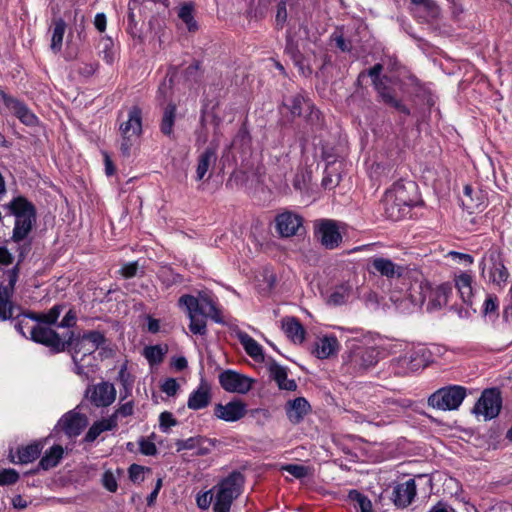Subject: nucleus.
<instances>
[{
    "label": "nucleus",
    "mask_w": 512,
    "mask_h": 512,
    "mask_svg": "<svg viewBox=\"0 0 512 512\" xmlns=\"http://www.w3.org/2000/svg\"><path fill=\"white\" fill-rule=\"evenodd\" d=\"M246 414V404L241 400H233L223 405L218 403L214 407V415L226 422H235Z\"/></svg>",
    "instance_id": "obj_20"
},
{
    "label": "nucleus",
    "mask_w": 512,
    "mask_h": 512,
    "mask_svg": "<svg viewBox=\"0 0 512 512\" xmlns=\"http://www.w3.org/2000/svg\"><path fill=\"white\" fill-rule=\"evenodd\" d=\"M467 390L460 385H448L432 393L427 400L428 406L441 411L457 410L466 397Z\"/></svg>",
    "instance_id": "obj_5"
},
{
    "label": "nucleus",
    "mask_w": 512,
    "mask_h": 512,
    "mask_svg": "<svg viewBox=\"0 0 512 512\" xmlns=\"http://www.w3.org/2000/svg\"><path fill=\"white\" fill-rule=\"evenodd\" d=\"M179 305L185 306L187 311H196L204 317H210L217 323L222 322L221 313L213 299L207 294H200L199 297L185 294L179 298Z\"/></svg>",
    "instance_id": "obj_10"
},
{
    "label": "nucleus",
    "mask_w": 512,
    "mask_h": 512,
    "mask_svg": "<svg viewBox=\"0 0 512 512\" xmlns=\"http://www.w3.org/2000/svg\"><path fill=\"white\" fill-rule=\"evenodd\" d=\"M283 106L289 110L293 117H300L308 108H312V102L299 93L286 97L283 100Z\"/></svg>",
    "instance_id": "obj_29"
},
{
    "label": "nucleus",
    "mask_w": 512,
    "mask_h": 512,
    "mask_svg": "<svg viewBox=\"0 0 512 512\" xmlns=\"http://www.w3.org/2000/svg\"><path fill=\"white\" fill-rule=\"evenodd\" d=\"M77 316L74 310L70 309L60 323L57 324L61 328H72L76 325Z\"/></svg>",
    "instance_id": "obj_60"
},
{
    "label": "nucleus",
    "mask_w": 512,
    "mask_h": 512,
    "mask_svg": "<svg viewBox=\"0 0 512 512\" xmlns=\"http://www.w3.org/2000/svg\"><path fill=\"white\" fill-rule=\"evenodd\" d=\"M43 443L41 441H35L26 446L19 447L17 449V461L16 463L27 464L37 459L43 449ZM12 462H15L14 457L11 458Z\"/></svg>",
    "instance_id": "obj_30"
},
{
    "label": "nucleus",
    "mask_w": 512,
    "mask_h": 512,
    "mask_svg": "<svg viewBox=\"0 0 512 512\" xmlns=\"http://www.w3.org/2000/svg\"><path fill=\"white\" fill-rule=\"evenodd\" d=\"M64 455V449L61 445H53L47 450L39 461L38 467L42 470H49L56 467Z\"/></svg>",
    "instance_id": "obj_36"
},
{
    "label": "nucleus",
    "mask_w": 512,
    "mask_h": 512,
    "mask_svg": "<svg viewBox=\"0 0 512 512\" xmlns=\"http://www.w3.org/2000/svg\"><path fill=\"white\" fill-rule=\"evenodd\" d=\"M102 482H103L104 487L108 491L115 492L117 490V487H118L117 481L112 472L106 471L103 474Z\"/></svg>",
    "instance_id": "obj_62"
},
{
    "label": "nucleus",
    "mask_w": 512,
    "mask_h": 512,
    "mask_svg": "<svg viewBox=\"0 0 512 512\" xmlns=\"http://www.w3.org/2000/svg\"><path fill=\"white\" fill-rule=\"evenodd\" d=\"M160 421V428L163 431H166L171 426H175L177 424V420L173 417L172 413L170 412H162L159 416Z\"/></svg>",
    "instance_id": "obj_59"
},
{
    "label": "nucleus",
    "mask_w": 512,
    "mask_h": 512,
    "mask_svg": "<svg viewBox=\"0 0 512 512\" xmlns=\"http://www.w3.org/2000/svg\"><path fill=\"white\" fill-rule=\"evenodd\" d=\"M303 224V218L293 212L286 211L276 216L275 228L283 238L297 235Z\"/></svg>",
    "instance_id": "obj_17"
},
{
    "label": "nucleus",
    "mask_w": 512,
    "mask_h": 512,
    "mask_svg": "<svg viewBox=\"0 0 512 512\" xmlns=\"http://www.w3.org/2000/svg\"><path fill=\"white\" fill-rule=\"evenodd\" d=\"M118 426V422L114 420V418H103L98 420L92 424V426L88 429L84 441L91 443L94 442L98 436L105 432L111 431Z\"/></svg>",
    "instance_id": "obj_33"
},
{
    "label": "nucleus",
    "mask_w": 512,
    "mask_h": 512,
    "mask_svg": "<svg viewBox=\"0 0 512 512\" xmlns=\"http://www.w3.org/2000/svg\"><path fill=\"white\" fill-rule=\"evenodd\" d=\"M498 299L496 296L489 295L485 300L484 312L486 315H493L498 317Z\"/></svg>",
    "instance_id": "obj_57"
},
{
    "label": "nucleus",
    "mask_w": 512,
    "mask_h": 512,
    "mask_svg": "<svg viewBox=\"0 0 512 512\" xmlns=\"http://www.w3.org/2000/svg\"><path fill=\"white\" fill-rule=\"evenodd\" d=\"M86 398L97 408L110 406L116 399L114 385L107 381L89 385L85 392Z\"/></svg>",
    "instance_id": "obj_13"
},
{
    "label": "nucleus",
    "mask_w": 512,
    "mask_h": 512,
    "mask_svg": "<svg viewBox=\"0 0 512 512\" xmlns=\"http://www.w3.org/2000/svg\"><path fill=\"white\" fill-rule=\"evenodd\" d=\"M352 295V288L349 285L337 286L328 298V304L333 306L343 305L348 302Z\"/></svg>",
    "instance_id": "obj_42"
},
{
    "label": "nucleus",
    "mask_w": 512,
    "mask_h": 512,
    "mask_svg": "<svg viewBox=\"0 0 512 512\" xmlns=\"http://www.w3.org/2000/svg\"><path fill=\"white\" fill-rule=\"evenodd\" d=\"M284 409L288 420L293 425H297L301 423L304 417L311 411V406L306 398L297 397L295 399L288 400Z\"/></svg>",
    "instance_id": "obj_23"
},
{
    "label": "nucleus",
    "mask_w": 512,
    "mask_h": 512,
    "mask_svg": "<svg viewBox=\"0 0 512 512\" xmlns=\"http://www.w3.org/2000/svg\"><path fill=\"white\" fill-rule=\"evenodd\" d=\"M19 479V474L14 469H4L0 472V486L15 484Z\"/></svg>",
    "instance_id": "obj_52"
},
{
    "label": "nucleus",
    "mask_w": 512,
    "mask_h": 512,
    "mask_svg": "<svg viewBox=\"0 0 512 512\" xmlns=\"http://www.w3.org/2000/svg\"><path fill=\"white\" fill-rule=\"evenodd\" d=\"M417 494L416 483L414 479H409L404 483L397 484L393 488L392 501L397 508H407L414 500Z\"/></svg>",
    "instance_id": "obj_21"
},
{
    "label": "nucleus",
    "mask_w": 512,
    "mask_h": 512,
    "mask_svg": "<svg viewBox=\"0 0 512 512\" xmlns=\"http://www.w3.org/2000/svg\"><path fill=\"white\" fill-rule=\"evenodd\" d=\"M145 470L149 471V468H145L137 464H132L128 470L130 480L134 483L142 482L144 480Z\"/></svg>",
    "instance_id": "obj_54"
},
{
    "label": "nucleus",
    "mask_w": 512,
    "mask_h": 512,
    "mask_svg": "<svg viewBox=\"0 0 512 512\" xmlns=\"http://www.w3.org/2000/svg\"><path fill=\"white\" fill-rule=\"evenodd\" d=\"M211 398L210 385L205 380H201L198 388L189 395L187 406L191 410H200L210 404Z\"/></svg>",
    "instance_id": "obj_24"
},
{
    "label": "nucleus",
    "mask_w": 512,
    "mask_h": 512,
    "mask_svg": "<svg viewBox=\"0 0 512 512\" xmlns=\"http://www.w3.org/2000/svg\"><path fill=\"white\" fill-rule=\"evenodd\" d=\"M420 289L419 296L410 295L411 302L414 304H422L426 295H422L425 290L428 292L427 310L435 311L447 306L453 295V286L450 283H443L435 288L423 287L422 284L417 285Z\"/></svg>",
    "instance_id": "obj_7"
},
{
    "label": "nucleus",
    "mask_w": 512,
    "mask_h": 512,
    "mask_svg": "<svg viewBox=\"0 0 512 512\" xmlns=\"http://www.w3.org/2000/svg\"><path fill=\"white\" fill-rule=\"evenodd\" d=\"M143 113L138 105L129 108L127 119L119 126L120 152L123 157H130L143 133Z\"/></svg>",
    "instance_id": "obj_2"
},
{
    "label": "nucleus",
    "mask_w": 512,
    "mask_h": 512,
    "mask_svg": "<svg viewBox=\"0 0 512 512\" xmlns=\"http://www.w3.org/2000/svg\"><path fill=\"white\" fill-rule=\"evenodd\" d=\"M339 348V342L336 336L327 335L320 338L315 347V354L320 359H326L334 355Z\"/></svg>",
    "instance_id": "obj_32"
},
{
    "label": "nucleus",
    "mask_w": 512,
    "mask_h": 512,
    "mask_svg": "<svg viewBox=\"0 0 512 512\" xmlns=\"http://www.w3.org/2000/svg\"><path fill=\"white\" fill-rule=\"evenodd\" d=\"M281 470L289 473L296 479H304L306 477H310L314 472L312 467L300 464H286L282 466Z\"/></svg>",
    "instance_id": "obj_46"
},
{
    "label": "nucleus",
    "mask_w": 512,
    "mask_h": 512,
    "mask_svg": "<svg viewBox=\"0 0 512 512\" xmlns=\"http://www.w3.org/2000/svg\"><path fill=\"white\" fill-rule=\"evenodd\" d=\"M489 259L491 262L489 271L491 281L497 285L505 283L508 279V271L504 266L500 251L498 249L490 251Z\"/></svg>",
    "instance_id": "obj_26"
},
{
    "label": "nucleus",
    "mask_w": 512,
    "mask_h": 512,
    "mask_svg": "<svg viewBox=\"0 0 512 512\" xmlns=\"http://www.w3.org/2000/svg\"><path fill=\"white\" fill-rule=\"evenodd\" d=\"M282 329L293 343L301 344L305 340V328L296 317L283 318Z\"/></svg>",
    "instance_id": "obj_27"
},
{
    "label": "nucleus",
    "mask_w": 512,
    "mask_h": 512,
    "mask_svg": "<svg viewBox=\"0 0 512 512\" xmlns=\"http://www.w3.org/2000/svg\"><path fill=\"white\" fill-rule=\"evenodd\" d=\"M190 319L189 329L193 334L205 335L207 333V324L204 316H199L196 311H187Z\"/></svg>",
    "instance_id": "obj_45"
},
{
    "label": "nucleus",
    "mask_w": 512,
    "mask_h": 512,
    "mask_svg": "<svg viewBox=\"0 0 512 512\" xmlns=\"http://www.w3.org/2000/svg\"><path fill=\"white\" fill-rule=\"evenodd\" d=\"M293 64L298 68V71L302 76L309 77L312 75L313 69L307 62V59L304 55H302L299 59V63L293 62Z\"/></svg>",
    "instance_id": "obj_61"
},
{
    "label": "nucleus",
    "mask_w": 512,
    "mask_h": 512,
    "mask_svg": "<svg viewBox=\"0 0 512 512\" xmlns=\"http://www.w3.org/2000/svg\"><path fill=\"white\" fill-rule=\"evenodd\" d=\"M378 361L379 351L376 348L359 346L350 352L347 365L354 373H363L374 367Z\"/></svg>",
    "instance_id": "obj_11"
},
{
    "label": "nucleus",
    "mask_w": 512,
    "mask_h": 512,
    "mask_svg": "<svg viewBox=\"0 0 512 512\" xmlns=\"http://www.w3.org/2000/svg\"><path fill=\"white\" fill-rule=\"evenodd\" d=\"M354 493L356 494V500L361 512H374L372 508V503L368 499V497L356 491H354Z\"/></svg>",
    "instance_id": "obj_64"
},
{
    "label": "nucleus",
    "mask_w": 512,
    "mask_h": 512,
    "mask_svg": "<svg viewBox=\"0 0 512 512\" xmlns=\"http://www.w3.org/2000/svg\"><path fill=\"white\" fill-rule=\"evenodd\" d=\"M270 377L277 383L279 389L295 391L297 384L294 379H288V369L273 361L268 366Z\"/></svg>",
    "instance_id": "obj_25"
},
{
    "label": "nucleus",
    "mask_w": 512,
    "mask_h": 512,
    "mask_svg": "<svg viewBox=\"0 0 512 512\" xmlns=\"http://www.w3.org/2000/svg\"><path fill=\"white\" fill-rule=\"evenodd\" d=\"M221 387L230 393L246 394L253 384V380L233 370H225L219 375Z\"/></svg>",
    "instance_id": "obj_14"
},
{
    "label": "nucleus",
    "mask_w": 512,
    "mask_h": 512,
    "mask_svg": "<svg viewBox=\"0 0 512 512\" xmlns=\"http://www.w3.org/2000/svg\"><path fill=\"white\" fill-rule=\"evenodd\" d=\"M217 160L216 149L207 147L197 158L196 180L201 181L205 178L210 168Z\"/></svg>",
    "instance_id": "obj_28"
},
{
    "label": "nucleus",
    "mask_w": 512,
    "mask_h": 512,
    "mask_svg": "<svg viewBox=\"0 0 512 512\" xmlns=\"http://www.w3.org/2000/svg\"><path fill=\"white\" fill-rule=\"evenodd\" d=\"M140 452L147 456H153L157 453L156 445L149 440L142 439L139 442Z\"/></svg>",
    "instance_id": "obj_63"
},
{
    "label": "nucleus",
    "mask_w": 512,
    "mask_h": 512,
    "mask_svg": "<svg viewBox=\"0 0 512 512\" xmlns=\"http://www.w3.org/2000/svg\"><path fill=\"white\" fill-rule=\"evenodd\" d=\"M306 112H308V114L305 116L307 122L311 126H315L316 129H321L324 125V120L321 112L318 109H316L313 104L312 108H308Z\"/></svg>",
    "instance_id": "obj_50"
},
{
    "label": "nucleus",
    "mask_w": 512,
    "mask_h": 512,
    "mask_svg": "<svg viewBox=\"0 0 512 512\" xmlns=\"http://www.w3.org/2000/svg\"><path fill=\"white\" fill-rule=\"evenodd\" d=\"M199 436L197 437H190L188 439H184V440H177L176 443H175V446H176V450L178 452L182 451V450H192V449H196L197 445H199Z\"/></svg>",
    "instance_id": "obj_55"
},
{
    "label": "nucleus",
    "mask_w": 512,
    "mask_h": 512,
    "mask_svg": "<svg viewBox=\"0 0 512 512\" xmlns=\"http://www.w3.org/2000/svg\"><path fill=\"white\" fill-rule=\"evenodd\" d=\"M7 208L15 217L12 241L20 242L28 237L36 222V208L32 202L23 196L13 198Z\"/></svg>",
    "instance_id": "obj_1"
},
{
    "label": "nucleus",
    "mask_w": 512,
    "mask_h": 512,
    "mask_svg": "<svg viewBox=\"0 0 512 512\" xmlns=\"http://www.w3.org/2000/svg\"><path fill=\"white\" fill-rule=\"evenodd\" d=\"M199 440V445L196 447V455L205 456L211 453L215 446V441L202 436H199Z\"/></svg>",
    "instance_id": "obj_53"
},
{
    "label": "nucleus",
    "mask_w": 512,
    "mask_h": 512,
    "mask_svg": "<svg viewBox=\"0 0 512 512\" xmlns=\"http://www.w3.org/2000/svg\"><path fill=\"white\" fill-rule=\"evenodd\" d=\"M0 101L26 126H35L38 122L37 116L28 106L17 98L7 94L0 87Z\"/></svg>",
    "instance_id": "obj_15"
},
{
    "label": "nucleus",
    "mask_w": 512,
    "mask_h": 512,
    "mask_svg": "<svg viewBox=\"0 0 512 512\" xmlns=\"http://www.w3.org/2000/svg\"><path fill=\"white\" fill-rule=\"evenodd\" d=\"M100 54L104 61L108 64H112L115 58L114 43L110 37H103L100 41Z\"/></svg>",
    "instance_id": "obj_47"
},
{
    "label": "nucleus",
    "mask_w": 512,
    "mask_h": 512,
    "mask_svg": "<svg viewBox=\"0 0 512 512\" xmlns=\"http://www.w3.org/2000/svg\"><path fill=\"white\" fill-rule=\"evenodd\" d=\"M315 235L326 249H335L342 242V235L333 220H320L315 226Z\"/></svg>",
    "instance_id": "obj_16"
},
{
    "label": "nucleus",
    "mask_w": 512,
    "mask_h": 512,
    "mask_svg": "<svg viewBox=\"0 0 512 512\" xmlns=\"http://www.w3.org/2000/svg\"><path fill=\"white\" fill-rule=\"evenodd\" d=\"M472 279L468 274H461L456 280H455V287L462 299V301L467 304L468 307H470L474 313L477 312V309L473 307L472 305V286H471Z\"/></svg>",
    "instance_id": "obj_34"
},
{
    "label": "nucleus",
    "mask_w": 512,
    "mask_h": 512,
    "mask_svg": "<svg viewBox=\"0 0 512 512\" xmlns=\"http://www.w3.org/2000/svg\"><path fill=\"white\" fill-rule=\"evenodd\" d=\"M177 106L175 103H168L163 110L160 131L170 138H174V124L176 119Z\"/></svg>",
    "instance_id": "obj_35"
},
{
    "label": "nucleus",
    "mask_w": 512,
    "mask_h": 512,
    "mask_svg": "<svg viewBox=\"0 0 512 512\" xmlns=\"http://www.w3.org/2000/svg\"><path fill=\"white\" fill-rule=\"evenodd\" d=\"M66 30V22L58 17L52 20V36L50 48L54 53L62 50L63 38Z\"/></svg>",
    "instance_id": "obj_38"
},
{
    "label": "nucleus",
    "mask_w": 512,
    "mask_h": 512,
    "mask_svg": "<svg viewBox=\"0 0 512 512\" xmlns=\"http://www.w3.org/2000/svg\"><path fill=\"white\" fill-rule=\"evenodd\" d=\"M105 342V335L97 330L88 331L82 335H75L73 332V342L68 351H73L74 354L82 353L84 357L93 354Z\"/></svg>",
    "instance_id": "obj_12"
},
{
    "label": "nucleus",
    "mask_w": 512,
    "mask_h": 512,
    "mask_svg": "<svg viewBox=\"0 0 512 512\" xmlns=\"http://www.w3.org/2000/svg\"><path fill=\"white\" fill-rule=\"evenodd\" d=\"M369 271L375 275L393 279L402 276L404 267L395 264L388 258L373 257L369 260Z\"/></svg>",
    "instance_id": "obj_18"
},
{
    "label": "nucleus",
    "mask_w": 512,
    "mask_h": 512,
    "mask_svg": "<svg viewBox=\"0 0 512 512\" xmlns=\"http://www.w3.org/2000/svg\"><path fill=\"white\" fill-rule=\"evenodd\" d=\"M15 329L27 339H32L34 330L36 329V323L30 318L29 312L23 313L15 324Z\"/></svg>",
    "instance_id": "obj_41"
},
{
    "label": "nucleus",
    "mask_w": 512,
    "mask_h": 512,
    "mask_svg": "<svg viewBox=\"0 0 512 512\" xmlns=\"http://www.w3.org/2000/svg\"><path fill=\"white\" fill-rule=\"evenodd\" d=\"M502 408L501 393L496 388L482 392V416L485 419H493L498 416Z\"/></svg>",
    "instance_id": "obj_22"
},
{
    "label": "nucleus",
    "mask_w": 512,
    "mask_h": 512,
    "mask_svg": "<svg viewBox=\"0 0 512 512\" xmlns=\"http://www.w3.org/2000/svg\"><path fill=\"white\" fill-rule=\"evenodd\" d=\"M238 339L243 346L245 352L254 360L263 359V351L261 345L245 332L238 334Z\"/></svg>",
    "instance_id": "obj_39"
},
{
    "label": "nucleus",
    "mask_w": 512,
    "mask_h": 512,
    "mask_svg": "<svg viewBox=\"0 0 512 512\" xmlns=\"http://www.w3.org/2000/svg\"><path fill=\"white\" fill-rule=\"evenodd\" d=\"M180 386L176 379L168 378L161 386V390L168 396H174L178 392Z\"/></svg>",
    "instance_id": "obj_58"
},
{
    "label": "nucleus",
    "mask_w": 512,
    "mask_h": 512,
    "mask_svg": "<svg viewBox=\"0 0 512 512\" xmlns=\"http://www.w3.org/2000/svg\"><path fill=\"white\" fill-rule=\"evenodd\" d=\"M35 343L41 344L49 348L53 354H58L69 350L73 342V331L67 334L66 339H62L60 335L51 326H38L34 330L31 339Z\"/></svg>",
    "instance_id": "obj_9"
},
{
    "label": "nucleus",
    "mask_w": 512,
    "mask_h": 512,
    "mask_svg": "<svg viewBox=\"0 0 512 512\" xmlns=\"http://www.w3.org/2000/svg\"><path fill=\"white\" fill-rule=\"evenodd\" d=\"M193 5L186 3L182 5L178 11V17L186 24L189 32H196L198 30V24L194 19Z\"/></svg>",
    "instance_id": "obj_43"
},
{
    "label": "nucleus",
    "mask_w": 512,
    "mask_h": 512,
    "mask_svg": "<svg viewBox=\"0 0 512 512\" xmlns=\"http://www.w3.org/2000/svg\"><path fill=\"white\" fill-rule=\"evenodd\" d=\"M413 202L403 184H394L383 196L384 214L392 221H399L407 214Z\"/></svg>",
    "instance_id": "obj_3"
},
{
    "label": "nucleus",
    "mask_w": 512,
    "mask_h": 512,
    "mask_svg": "<svg viewBox=\"0 0 512 512\" xmlns=\"http://www.w3.org/2000/svg\"><path fill=\"white\" fill-rule=\"evenodd\" d=\"M285 54L290 57V59L293 62L299 63V59L303 55V53L300 51L298 44L291 38L287 37L286 39V45H285Z\"/></svg>",
    "instance_id": "obj_49"
},
{
    "label": "nucleus",
    "mask_w": 512,
    "mask_h": 512,
    "mask_svg": "<svg viewBox=\"0 0 512 512\" xmlns=\"http://www.w3.org/2000/svg\"><path fill=\"white\" fill-rule=\"evenodd\" d=\"M375 89L377 90L378 94L380 95L382 101L385 104L395 108L400 113H403L405 115L410 114L409 108L405 104H403L400 100L396 99L395 96L393 95L392 91L390 90V88H388L386 85L381 83V84L375 86Z\"/></svg>",
    "instance_id": "obj_37"
},
{
    "label": "nucleus",
    "mask_w": 512,
    "mask_h": 512,
    "mask_svg": "<svg viewBox=\"0 0 512 512\" xmlns=\"http://www.w3.org/2000/svg\"><path fill=\"white\" fill-rule=\"evenodd\" d=\"M428 357L423 348L409 349L405 354L393 358L389 369L395 376H406L427 366Z\"/></svg>",
    "instance_id": "obj_6"
},
{
    "label": "nucleus",
    "mask_w": 512,
    "mask_h": 512,
    "mask_svg": "<svg viewBox=\"0 0 512 512\" xmlns=\"http://www.w3.org/2000/svg\"><path fill=\"white\" fill-rule=\"evenodd\" d=\"M244 479L240 472H232L216 487L214 512H228L233 500L240 494Z\"/></svg>",
    "instance_id": "obj_4"
},
{
    "label": "nucleus",
    "mask_w": 512,
    "mask_h": 512,
    "mask_svg": "<svg viewBox=\"0 0 512 512\" xmlns=\"http://www.w3.org/2000/svg\"><path fill=\"white\" fill-rule=\"evenodd\" d=\"M58 424L69 438H74L87 426V417L72 410L64 414Z\"/></svg>",
    "instance_id": "obj_19"
},
{
    "label": "nucleus",
    "mask_w": 512,
    "mask_h": 512,
    "mask_svg": "<svg viewBox=\"0 0 512 512\" xmlns=\"http://www.w3.org/2000/svg\"><path fill=\"white\" fill-rule=\"evenodd\" d=\"M167 351H168V348L166 345L165 346H162V345L146 346L143 350V356L147 359L148 363L151 366H154V365L160 364L163 361L164 356L167 353Z\"/></svg>",
    "instance_id": "obj_40"
},
{
    "label": "nucleus",
    "mask_w": 512,
    "mask_h": 512,
    "mask_svg": "<svg viewBox=\"0 0 512 512\" xmlns=\"http://www.w3.org/2000/svg\"><path fill=\"white\" fill-rule=\"evenodd\" d=\"M286 20H287L286 2L280 1L277 4V13H276V18H275L276 27L278 29H282Z\"/></svg>",
    "instance_id": "obj_56"
},
{
    "label": "nucleus",
    "mask_w": 512,
    "mask_h": 512,
    "mask_svg": "<svg viewBox=\"0 0 512 512\" xmlns=\"http://www.w3.org/2000/svg\"><path fill=\"white\" fill-rule=\"evenodd\" d=\"M158 278L166 287H171L183 281V277L174 272L170 266L161 267L158 271Z\"/></svg>",
    "instance_id": "obj_44"
},
{
    "label": "nucleus",
    "mask_w": 512,
    "mask_h": 512,
    "mask_svg": "<svg viewBox=\"0 0 512 512\" xmlns=\"http://www.w3.org/2000/svg\"><path fill=\"white\" fill-rule=\"evenodd\" d=\"M18 281V267L5 271L0 281V321L12 318L15 305L12 302L15 285Z\"/></svg>",
    "instance_id": "obj_8"
},
{
    "label": "nucleus",
    "mask_w": 512,
    "mask_h": 512,
    "mask_svg": "<svg viewBox=\"0 0 512 512\" xmlns=\"http://www.w3.org/2000/svg\"><path fill=\"white\" fill-rule=\"evenodd\" d=\"M134 413V402L128 401L126 403L120 404L119 407L115 410V412L109 416V418H114L115 421L118 422V417H128L133 415Z\"/></svg>",
    "instance_id": "obj_51"
},
{
    "label": "nucleus",
    "mask_w": 512,
    "mask_h": 512,
    "mask_svg": "<svg viewBox=\"0 0 512 512\" xmlns=\"http://www.w3.org/2000/svg\"><path fill=\"white\" fill-rule=\"evenodd\" d=\"M330 40L342 52H350L352 50V42L344 38L342 30L337 29L334 31L330 36Z\"/></svg>",
    "instance_id": "obj_48"
},
{
    "label": "nucleus",
    "mask_w": 512,
    "mask_h": 512,
    "mask_svg": "<svg viewBox=\"0 0 512 512\" xmlns=\"http://www.w3.org/2000/svg\"><path fill=\"white\" fill-rule=\"evenodd\" d=\"M63 309V304H56L48 312H29V316L38 326H52L57 324Z\"/></svg>",
    "instance_id": "obj_31"
}]
</instances>
